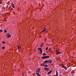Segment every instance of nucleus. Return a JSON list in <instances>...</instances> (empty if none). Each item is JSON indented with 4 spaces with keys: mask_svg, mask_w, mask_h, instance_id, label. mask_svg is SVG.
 I'll list each match as a JSON object with an SVG mask.
<instances>
[{
    "mask_svg": "<svg viewBox=\"0 0 76 76\" xmlns=\"http://www.w3.org/2000/svg\"><path fill=\"white\" fill-rule=\"evenodd\" d=\"M6 37L8 38H9L11 37V35L10 34L7 33L6 34Z\"/></svg>",
    "mask_w": 76,
    "mask_h": 76,
    "instance_id": "1",
    "label": "nucleus"
},
{
    "mask_svg": "<svg viewBox=\"0 0 76 76\" xmlns=\"http://www.w3.org/2000/svg\"><path fill=\"white\" fill-rule=\"evenodd\" d=\"M49 57L50 56H45L42 57V58H49Z\"/></svg>",
    "mask_w": 76,
    "mask_h": 76,
    "instance_id": "2",
    "label": "nucleus"
},
{
    "mask_svg": "<svg viewBox=\"0 0 76 76\" xmlns=\"http://www.w3.org/2000/svg\"><path fill=\"white\" fill-rule=\"evenodd\" d=\"M56 55H58L59 54H60V53H61V52L58 51L57 50H56Z\"/></svg>",
    "mask_w": 76,
    "mask_h": 76,
    "instance_id": "3",
    "label": "nucleus"
},
{
    "mask_svg": "<svg viewBox=\"0 0 76 76\" xmlns=\"http://www.w3.org/2000/svg\"><path fill=\"white\" fill-rule=\"evenodd\" d=\"M44 70H45L46 71H47L48 72L49 71L50 69L49 68H47L45 67L44 68Z\"/></svg>",
    "mask_w": 76,
    "mask_h": 76,
    "instance_id": "4",
    "label": "nucleus"
},
{
    "mask_svg": "<svg viewBox=\"0 0 76 76\" xmlns=\"http://www.w3.org/2000/svg\"><path fill=\"white\" fill-rule=\"evenodd\" d=\"M62 67H63V68L64 69H65V70H67V67H66V66H64V65L63 64H62Z\"/></svg>",
    "mask_w": 76,
    "mask_h": 76,
    "instance_id": "5",
    "label": "nucleus"
},
{
    "mask_svg": "<svg viewBox=\"0 0 76 76\" xmlns=\"http://www.w3.org/2000/svg\"><path fill=\"white\" fill-rule=\"evenodd\" d=\"M40 71V69L38 68V69L37 70V73H39V72Z\"/></svg>",
    "mask_w": 76,
    "mask_h": 76,
    "instance_id": "6",
    "label": "nucleus"
},
{
    "mask_svg": "<svg viewBox=\"0 0 76 76\" xmlns=\"http://www.w3.org/2000/svg\"><path fill=\"white\" fill-rule=\"evenodd\" d=\"M51 72H52V70L50 71L49 72L47 73V75H50V74Z\"/></svg>",
    "mask_w": 76,
    "mask_h": 76,
    "instance_id": "7",
    "label": "nucleus"
},
{
    "mask_svg": "<svg viewBox=\"0 0 76 76\" xmlns=\"http://www.w3.org/2000/svg\"><path fill=\"white\" fill-rule=\"evenodd\" d=\"M43 63H44L45 64H46L47 63H48V60H45L43 62Z\"/></svg>",
    "mask_w": 76,
    "mask_h": 76,
    "instance_id": "8",
    "label": "nucleus"
},
{
    "mask_svg": "<svg viewBox=\"0 0 76 76\" xmlns=\"http://www.w3.org/2000/svg\"><path fill=\"white\" fill-rule=\"evenodd\" d=\"M12 6L13 8H15V6H14V4H12Z\"/></svg>",
    "mask_w": 76,
    "mask_h": 76,
    "instance_id": "9",
    "label": "nucleus"
},
{
    "mask_svg": "<svg viewBox=\"0 0 76 76\" xmlns=\"http://www.w3.org/2000/svg\"><path fill=\"white\" fill-rule=\"evenodd\" d=\"M48 62L50 63H52V61L51 60H48Z\"/></svg>",
    "mask_w": 76,
    "mask_h": 76,
    "instance_id": "10",
    "label": "nucleus"
},
{
    "mask_svg": "<svg viewBox=\"0 0 76 76\" xmlns=\"http://www.w3.org/2000/svg\"><path fill=\"white\" fill-rule=\"evenodd\" d=\"M44 64H45L44 63V62H43L42 64H41V66H44Z\"/></svg>",
    "mask_w": 76,
    "mask_h": 76,
    "instance_id": "11",
    "label": "nucleus"
},
{
    "mask_svg": "<svg viewBox=\"0 0 76 76\" xmlns=\"http://www.w3.org/2000/svg\"><path fill=\"white\" fill-rule=\"evenodd\" d=\"M44 45V43H42L41 45H40V47L41 48L43 46V45Z\"/></svg>",
    "mask_w": 76,
    "mask_h": 76,
    "instance_id": "12",
    "label": "nucleus"
},
{
    "mask_svg": "<svg viewBox=\"0 0 76 76\" xmlns=\"http://www.w3.org/2000/svg\"><path fill=\"white\" fill-rule=\"evenodd\" d=\"M38 50H39V51H41V50H42V49L41 48H38Z\"/></svg>",
    "mask_w": 76,
    "mask_h": 76,
    "instance_id": "13",
    "label": "nucleus"
},
{
    "mask_svg": "<svg viewBox=\"0 0 76 76\" xmlns=\"http://www.w3.org/2000/svg\"><path fill=\"white\" fill-rule=\"evenodd\" d=\"M56 76H58V73L56 71Z\"/></svg>",
    "mask_w": 76,
    "mask_h": 76,
    "instance_id": "14",
    "label": "nucleus"
},
{
    "mask_svg": "<svg viewBox=\"0 0 76 76\" xmlns=\"http://www.w3.org/2000/svg\"><path fill=\"white\" fill-rule=\"evenodd\" d=\"M36 73L37 76H41V75H40L38 73Z\"/></svg>",
    "mask_w": 76,
    "mask_h": 76,
    "instance_id": "15",
    "label": "nucleus"
},
{
    "mask_svg": "<svg viewBox=\"0 0 76 76\" xmlns=\"http://www.w3.org/2000/svg\"><path fill=\"white\" fill-rule=\"evenodd\" d=\"M42 55L43 56H46L47 55V54L45 53H42Z\"/></svg>",
    "mask_w": 76,
    "mask_h": 76,
    "instance_id": "16",
    "label": "nucleus"
},
{
    "mask_svg": "<svg viewBox=\"0 0 76 76\" xmlns=\"http://www.w3.org/2000/svg\"><path fill=\"white\" fill-rule=\"evenodd\" d=\"M44 67H48V65L46 64H44Z\"/></svg>",
    "mask_w": 76,
    "mask_h": 76,
    "instance_id": "17",
    "label": "nucleus"
},
{
    "mask_svg": "<svg viewBox=\"0 0 76 76\" xmlns=\"http://www.w3.org/2000/svg\"><path fill=\"white\" fill-rule=\"evenodd\" d=\"M40 54H42V50H40Z\"/></svg>",
    "mask_w": 76,
    "mask_h": 76,
    "instance_id": "18",
    "label": "nucleus"
},
{
    "mask_svg": "<svg viewBox=\"0 0 76 76\" xmlns=\"http://www.w3.org/2000/svg\"><path fill=\"white\" fill-rule=\"evenodd\" d=\"M4 33H6V32H7V31L6 30H5L4 31Z\"/></svg>",
    "mask_w": 76,
    "mask_h": 76,
    "instance_id": "19",
    "label": "nucleus"
},
{
    "mask_svg": "<svg viewBox=\"0 0 76 76\" xmlns=\"http://www.w3.org/2000/svg\"><path fill=\"white\" fill-rule=\"evenodd\" d=\"M2 43H3V44H5V42L4 41H2Z\"/></svg>",
    "mask_w": 76,
    "mask_h": 76,
    "instance_id": "20",
    "label": "nucleus"
},
{
    "mask_svg": "<svg viewBox=\"0 0 76 76\" xmlns=\"http://www.w3.org/2000/svg\"><path fill=\"white\" fill-rule=\"evenodd\" d=\"M2 49H5V47H3L2 48Z\"/></svg>",
    "mask_w": 76,
    "mask_h": 76,
    "instance_id": "21",
    "label": "nucleus"
},
{
    "mask_svg": "<svg viewBox=\"0 0 76 76\" xmlns=\"http://www.w3.org/2000/svg\"><path fill=\"white\" fill-rule=\"evenodd\" d=\"M2 31H3V30H0V32H2Z\"/></svg>",
    "mask_w": 76,
    "mask_h": 76,
    "instance_id": "22",
    "label": "nucleus"
},
{
    "mask_svg": "<svg viewBox=\"0 0 76 76\" xmlns=\"http://www.w3.org/2000/svg\"><path fill=\"white\" fill-rule=\"evenodd\" d=\"M18 50L20 48V47L19 46H18Z\"/></svg>",
    "mask_w": 76,
    "mask_h": 76,
    "instance_id": "23",
    "label": "nucleus"
},
{
    "mask_svg": "<svg viewBox=\"0 0 76 76\" xmlns=\"http://www.w3.org/2000/svg\"><path fill=\"white\" fill-rule=\"evenodd\" d=\"M48 47H47L46 49V50H48Z\"/></svg>",
    "mask_w": 76,
    "mask_h": 76,
    "instance_id": "24",
    "label": "nucleus"
},
{
    "mask_svg": "<svg viewBox=\"0 0 76 76\" xmlns=\"http://www.w3.org/2000/svg\"><path fill=\"white\" fill-rule=\"evenodd\" d=\"M42 31H45V29H43V30H42Z\"/></svg>",
    "mask_w": 76,
    "mask_h": 76,
    "instance_id": "25",
    "label": "nucleus"
},
{
    "mask_svg": "<svg viewBox=\"0 0 76 76\" xmlns=\"http://www.w3.org/2000/svg\"><path fill=\"white\" fill-rule=\"evenodd\" d=\"M49 50H51V48H49Z\"/></svg>",
    "mask_w": 76,
    "mask_h": 76,
    "instance_id": "26",
    "label": "nucleus"
},
{
    "mask_svg": "<svg viewBox=\"0 0 76 76\" xmlns=\"http://www.w3.org/2000/svg\"><path fill=\"white\" fill-rule=\"evenodd\" d=\"M44 29H45L46 30H47V28H44Z\"/></svg>",
    "mask_w": 76,
    "mask_h": 76,
    "instance_id": "27",
    "label": "nucleus"
},
{
    "mask_svg": "<svg viewBox=\"0 0 76 76\" xmlns=\"http://www.w3.org/2000/svg\"><path fill=\"white\" fill-rule=\"evenodd\" d=\"M20 47H21V46H20Z\"/></svg>",
    "mask_w": 76,
    "mask_h": 76,
    "instance_id": "28",
    "label": "nucleus"
},
{
    "mask_svg": "<svg viewBox=\"0 0 76 76\" xmlns=\"http://www.w3.org/2000/svg\"><path fill=\"white\" fill-rule=\"evenodd\" d=\"M43 32V31H41V32Z\"/></svg>",
    "mask_w": 76,
    "mask_h": 76,
    "instance_id": "29",
    "label": "nucleus"
},
{
    "mask_svg": "<svg viewBox=\"0 0 76 76\" xmlns=\"http://www.w3.org/2000/svg\"><path fill=\"white\" fill-rule=\"evenodd\" d=\"M50 52H51V53L52 52V51H50Z\"/></svg>",
    "mask_w": 76,
    "mask_h": 76,
    "instance_id": "30",
    "label": "nucleus"
}]
</instances>
